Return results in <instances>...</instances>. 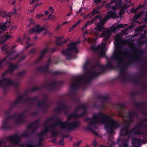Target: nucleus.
<instances>
[{
  "label": "nucleus",
  "mask_w": 147,
  "mask_h": 147,
  "mask_svg": "<svg viewBox=\"0 0 147 147\" xmlns=\"http://www.w3.org/2000/svg\"><path fill=\"white\" fill-rule=\"evenodd\" d=\"M129 5H123L122 3L121 0H111L110 3L106 6V8H109V11L107 16L102 20L101 16H99L93 18L92 21H88L82 28L83 30L87 25L91 24L93 22L96 21V27L94 29L96 30L102 31L105 30L103 25L106 21L110 18H117L119 16L125 13V10L128 7L131 5L130 2L128 3Z\"/></svg>",
  "instance_id": "f257e3e1"
},
{
  "label": "nucleus",
  "mask_w": 147,
  "mask_h": 147,
  "mask_svg": "<svg viewBox=\"0 0 147 147\" xmlns=\"http://www.w3.org/2000/svg\"><path fill=\"white\" fill-rule=\"evenodd\" d=\"M92 120L93 122L90 125L94 123L105 125V128L107 131L111 132L118 126L117 123L113 120L110 116L103 115L101 113L93 115Z\"/></svg>",
  "instance_id": "f03ea898"
},
{
  "label": "nucleus",
  "mask_w": 147,
  "mask_h": 147,
  "mask_svg": "<svg viewBox=\"0 0 147 147\" xmlns=\"http://www.w3.org/2000/svg\"><path fill=\"white\" fill-rule=\"evenodd\" d=\"M132 25L129 26L128 28H126L122 32V34L124 35L128 34V29L131 28L137 24H140V27H139L138 30L142 31L143 29L147 26V11L144 13L143 11H141L138 14L135 15L131 20Z\"/></svg>",
  "instance_id": "7ed1b4c3"
},
{
  "label": "nucleus",
  "mask_w": 147,
  "mask_h": 147,
  "mask_svg": "<svg viewBox=\"0 0 147 147\" xmlns=\"http://www.w3.org/2000/svg\"><path fill=\"white\" fill-rule=\"evenodd\" d=\"M126 26L127 25L125 24H115L111 27L110 30L107 29L105 31H104L103 32L100 34V37H104L105 41H107L109 40L111 34V32L115 33L116 29L121 28H124L126 27Z\"/></svg>",
  "instance_id": "20e7f679"
},
{
  "label": "nucleus",
  "mask_w": 147,
  "mask_h": 147,
  "mask_svg": "<svg viewBox=\"0 0 147 147\" xmlns=\"http://www.w3.org/2000/svg\"><path fill=\"white\" fill-rule=\"evenodd\" d=\"M79 42L76 41L71 42L69 45L68 49L66 50H63L62 52L63 54L69 55H70L72 52L77 53L78 52L77 47Z\"/></svg>",
  "instance_id": "39448f33"
},
{
  "label": "nucleus",
  "mask_w": 147,
  "mask_h": 147,
  "mask_svg": "<svg viewBox=\"0 0 147 147\" xmlns=\"http://www.w3.org/2000/svg\"><path fill=\"white\" fill-rule=\"evenodd\" d=\"M143 123H142L141 124L139 125L138 127L134 128L132 131L129 133L128 131V129L127 127H126L125 128L122 130L121 131V135L123 136L124 132H125V133L124 135L125 136H127L129 134H141V133L140 132V127H142L143 125Z\"/></svg>",
  "instance_id": "423d86ee"
},
{
  "label": "nucleus",
  "mask_w": 147,
  "mask_h": 147,
  "mask_svg": "<svg viewBox=\"0 0 147 147\" xmlns=\"http://www.w3.org/2000/svg\"><path fill=\"white\" fill-rule=\"evenodd\" d=\"M78 122L70 123L68 122L62 123H59L61 127L63 128H67L69 129H71L76 127L78 125Z\"/></svg>",
  "instance_id": "0eeeda50"
},
{
  "label": "nucleus",
  "mask_w": 147,
  "mask_h": 147,
  "mask_svg": "<svg viewBox=\"0 0 147 147\" xmlns=\"http://www.w3.org/2000/svg\"><path fill=\"white\" fill-rule=\"evenodd\" d=\"M106 43H102L100 45L93 48L94 50H98L99 51L100 54L101 56L105 55V53L106 50L105 47Z\"/></svg>",
  "instance_id": "6e6552de"
},
{
  "label": "nucleus",
  "mask_w": 147,
  "mask_h": 147,
  "mask_svg": "<svg viewBox=\"0 0 147 147\" xmlns=\"http://www.w3.org/2000/svg\"><path fill=\"white\" fill-rule=\"evenodd\" d=\"M16 8L14 9V11L11 13L9 12L7 13L2 9L0 8V16L3 18H10L11 15H14L16 14L17 12H16Z\"/></svg>",
  "instance_id": "1a4fd4ad"
},
{
  "label": "nucleus",
  "mask_w": 147,
  "mask_h": 147,
  "mask_svg": "<svg viewBox=\"0 0 147 147\" xmlns=\"http://www.w3.org/2000/svg\"><path fill=\"white\" fill-rule=\"evenodd\" d=\"M115 46V48H117L122 45L123 41L121 38V34L117 35L114 38Z\"/></svg>",
  "instance_id": "9d476101"
},
{
  "label": "nucleus",
  "mask_w": 147,
  "mask_h": 147,
  "mask_svg": "<svg viewBox=\"0 0 147 147\" xmlns=\"http://www.w3.org/2000/svg\"><path fill=\"white\" fill-rule=\"evenodd\" d=\"M10 26V22L7 21L5 23L2 22L0 24V34L7 30Z\"/></svg>",
  "instance_id": "9b49d317"
},
{
  "label": "nucleus",
  "mask_w": 147,
  "mask_h": 147,
  "mask_svg": "<svg viewBox=\"0 0 147 147\" xmlns=\"http://www.w3.org/2000/svg\"><path fill=\"white\" fill-rule=\"evenodd\" d=\"M46 29V28L45 27H40L37 24L34 28L30 30V33L34 32H40Z\"/></svg>",
  "instance_id": "f8f14e48"
},
{
  "label": "nucleus",
  "mask_w": 147,
  "mask_h": 147,
  "mask_svg": "<svg viewBox=\"0 0 147 147\" xmlns=\"http://www.w3.org/2000/svg\"><path fill=\"white\" fill-rule=\"evenodd\" d=\"M12 83V82L8 78H5L2 80H0V86L3 84L7 86L11 85Z\"/></svg>",
  "instance_id": "ddd939ff"
},
{
  "label": "nucleus",
  "mask_w": 147,
  "mask_h": 147,
  "mask_svg": "<svg viewBox=\"0 0 147 147\" xmlns=\"http://www.w3.org/2000/svg\"><path fill=\"white\" fill-rule=\"evenodd\" d=\"M147 42V38L144 36L142 37L137 40V44L139 46Z\"/></svg>",
  "instance_id": "4468645a"
},
{
  "label": "nucleus",
  "mask_w": 147,
  "mask_h": 147,
  "mask_svg": "<svg viewBox=\"0 0 147 147\" xmlns=\"http://www.w3.org/2000/svg\"><path fill=\"white\" fill-rule=\"evenodd\" d=\"M12 140V142L13 144H17L20 141V138L17 136H13L11 137Z\"/></svg>",
  "instance_id": "2eb2a0df"
},
{
  "label": "nucleus",
  "mask_w": 147,
  "mask_h": 147,
  "mask_svg": "<svg viewBox=\"0 0 147 147\" xmlns=\"http://www.w3.org/2000/svg\"><path fill=\"white\" fill-rule=\"evenodd\" d=\"M12 37L10 35L6 34H5L3 36H2L0 39V40H3L2 41H0L1 43H2L6 40Z\"/></svg>",
  "instance_id": "dca6fc26"
},
{
  "label": "nucleus",
  "mask_w": 147,
  "mask_h": 147,
  "mask_svg": "<svg viewBox=\"0 0 147 147\" xmlns=\"http://www.w3.org/2000/svg\"><path fill=\"white\" fill-rule=\"evenodd\" d=\"M94 35L95 36V38H90L89 39L88 42V43H92V42H93L96 39L98 36V34L96 32L94 34Z\"/></svg>",
  "instance_id": "f3484780"
},
{
  "label": "nucleus",
  "mask_w": 147,
  "mask_h": 147,
  "mask_svg": "<svg viewBox=\"0 0 147 147\" xmlns=\"http://www.w3.org/2000/svg\"><path fill=\"white\" fill-rule=\"evenodd\" d=\"M141 8V6H139L137 7L136 8H131L130 10V12L131 13H134L140 9Z\"/></svg>",
  "instance_id": "a211bd4d"
},
{
  "label": "nucleus",
  "mask_w": 147,
  "mask_h": 147,
  "mask_svg": "<svg viewBox=\"0 0 147 147\" xmlns=\"http://www.w3.org/2000/svg\"><path fill=\"white\" fill-rule=\"evenodd\" d=\"M141 142V140L137 139L135 138L134 140V141L132 142V144L133 145H134L135 144H139Z\"/></svg>",
  "instance_id": "6ab92c4d"
},
{
  "label": "nucleus",
  "mask_w": 147,
  "mask_h": 147,
  "mask_svg": "<svg viewBox=\"0 0 147 147\" xmlns=\"http://www.w3.org/2000/svg\"><path fill=\"white\" fill-rule=\"evenodd\" d=\"M128 140H125L122 146L123 147H128Z\"/></svg>",
  "instance_id": "aec40b11"
},
{
  "label": "nucleus",
  "mask_w": 147,
  "mask_h": 147,
  "mask_svg": "<svg viewBox=\"0 0 147 147\" xmlns=\"http://www.w3.org/2000/svg\"><path fill=\"white\" fill-rule=\"evenodd\" d=\"M81 143V141H78L74 143V145L75 147H78L80 144Z\"/></svg>",
  "instance_id": "412c9836"
},
{
  "label": "nucleus",
  "mask_w": 147,
  "mask_h": 147,
  "mask_svg": "<svg viewBox=\"0 0 147 147\" xmlns=\"http://www.w3.org/2000/svg\"><path fill=\"white\" fill-rule=\"evenodd\" d=\"M98 13V11L97 10H95V9H94L92 13V14H88L87 16V17L90 18V16L92 14H93V15H94L96 13Z\"/></svg>",
  "instance_id": "4be33fe9"
},
{
  "label": "nucleus",
  "mask_w": 147,
  "mask_h": 147,
  "mask_svg": "<svg viewBox=\"0 0 147 147\" xmlns=\"http://www.w3.org/2000/svg\"><path fill=\"white\" fill-rule=\"evenodd\" d=\"M48 48H46L45 49H44L41 53V55L42 56L44 54L48 51Z\"/></svg>",
  "instance_id": "5701e85b"
},
{
  "label": "nucleus",
  "mask_w": 147,
  "mask_h": 147,
  "mask_svg": "<svg viewBox=\"0 0 147 147\" xmlns=\"http://www.w3.org/2000/svg\"><path fill=\"white\" fill-rule=\"evenodd\" d=\"M55 18V17L54 16H53L52 15V14L51 13L50 15H49L47 19H50L51 20L54 19Z\"/></svg>",
  "instance_id": "b1692460"
},
{
  "label": "nucleus",
  "mask_w": 147,
  "mask_h": 147,
  "mask_svg": "<svg viewBox=\"0 0 147 147\" xmlns=\"http://www.w3.org/2000/svg\"><path fill=\"white\" fill-rule=\"evenodd\" d=\"M14 55V54H11L10 55H9V56H7V57H6L4 59V61H5L6 60H8L9 59H10V58L12 56H13Z\"/></svg>",
  "instance_id": "393cba45"
},
{
  "label": "nucleus",
  "mask_w": 147,
  "mask_h": 147,
  "mask_svg": "<svg viewBox=\"0 0 147 147\" xmlns=\"http://www.w3.org/2000/svg\"><path fill=\"white\" fill-rule=\"evenodd\" d=\"M44 16V14L42 13H39L36 14V18H39L42 17Z\"/></svg>",
  "instance_id": "a878e982"
},
{
  "label": "nucleus",
  "mask_w": 147,
  "mask_h": 147,
  "mask_svg": "<svg viewBox=\"0 0 147 147\" xmlns=\"http://www.w3.org/2000/svg\"><path fill=\"white\" fill-rule=\"evenodd\" d=\"M48 10L49 12H51V14H52L53 13L54 11V9L52 7H49V8Z\"/></svg>",
  "instance_id": "bb28decb"
},
{
  "label": "nucleus",
  "mask_w": 147,
  "mask_h": 147,
  "mask_svg": "<svg viewBox=\"0 0 147 147\" xmlns=\"http://www.w3.org/2000/svg\"><path fill=\"white\" fill-rule=\"evenodd\" d=\"M77 25L76 24H75L72 26V27L70 28L69 29V31H71L72 30L76 27Z\"/></svg>",
  "instance_id": "cd10ccee"
},
{
  "label": "nucleus",
  "mask_w": 147,
  "mask_h": 147,
  "mask_svg": "<svg viewBox=\"0 0 147 147\" xmlns=\"http://www.w3.org/2000/svg\"><path fill=\"white\" fill-rule=\"evenodd\" d=\"M9 66L11 69H13L15 68V67L12 64H9Z\"/></svg>",
  "instance_id": "c85d7f7f"
},
{
  "label": "nucleus",
  "mask_w": 147,
  "mask_h": 147,
  "mask_svg": "<svg viewBox=\"0 0 147 147\" xmlns=\"http://www.w3.org/2000/svg\"><path fill=\"white\" fill-rule=\"evenodd\" d=\"M69 21H68V22H63L62 24H61V25H64V24H67L68 23H69Z\"/></svg>",
  "instance_id": "c756f323"
},
{
  "label": "nucleus",
  "mask_w": 147,
  "mask_h": 147,
  "mask_svg": "<svg viewBox=\"0 0 147 147\" xmlns=\"http://www.w3.org/2000/svg\"><path fill=\"white\" fill-rule=\"evenodd\" d=\"M34 10V9H30L29 11H28V13H32L33 12Z\"/></svg>",
  "instance_id": "7c9ffc66"
},
{
  "label": "nucleus",
  "mask_w": 147,
  "mask_h": 147,
  "mask_svg": "<svg viewBox=\"0 0 147 147\" xmlns=\"http://www.w3.org/2000/svg\"><path fill=\"white\" fill-rule=\"evenodd\" d=\"M61 26L62 25H58L57 26V28H56L57 30H58L59 29V28L61 27Z\"/></svg>",
  "instance_id": "2f4dec72"
},
{
  "label": "nucleus",
  "mask_w": 147,
  "mask_h": 147,
  "mask_svg": "<svg viewBox=\"0 0 147 147\" xmlns=\"http://www.w3.org/2000/svg\"><path fill=\"white\" fill-rule=\"evenodd\" d=\"M29 21L31 24H33L34 23V22L33 21L32 19H30Z\"/></svg>",
  "instance_id": "473e14b6"
},
{
  "label": "nucleus",
  "mask_w": 147,
  "mask_h": 147,
  "mask_svg": "<svg viewBox=\"0 0 147 147\" xmlns=\"http://www.w3.org/2000/svg\"><path fill=\"white\" fill-rule=\"evenodd\" d=\"M45 15H47L49 14V12L47 11H45Z\"/></svg>",
  "instance_id": "72a5a7b5"
},
{
  "label": "nucleus",
  "mask_w": 147,
  "mask_h": 147,
  "mask_svg": "<svg viewBox=\"0 0 147 147\" xmlns=\"http://www.w3.org/2000/svg\"><path fill=\"white\" fill-rule=\"evenodd\" d=\"M6 48V46H4L2 48V50L3 51H4V49H5Z\"/></svg>",
  "instance_id": "f704fd0d"
},
{
  "label": "nucleus",
  "mask_w": 147,
  "mask_h": 147,
  "mask_svg": "<svg viewBox=\"0 0 147 147\" xmlns=\"http://www.w3.org/2000/svg\"><path fill=\"white\" fill-rule=\"evenodd\" d=\"M65 0H57V1H60L61 3L64 1Z\"/></svg>",
  "instance_id": "c9c22d12"
},
{
  "label": "nucleus",
  "mask_w": 147,
  "mask_h": 147,
  "mask_svg": "<svg viewBox=\"0 0 147 147\" xmlns=\"http://www.w3.org/2000/svg\"><path fill=\"white\" fill-rule=\"evenodd\" d=\"M81 21V20H80L77 23H76V25H77Z\"/></svg>",
  "instance_id": "e433bc0d"
},
{
  "label": "nucleus",
  "mask_w": 147,
  "mask_h": 147,
  "mask_svg": "<svg viewBox=\"0 0 147 147\" xmlns=\"http://www.w3.org/2000/svg\"><path fill=\"white\" fill-rule=\"evenodd\" d=\"M87 65V63H86L85 64V65L84 66V68H85L86 67V65Z\"/></svg>",
  "instance_id": "4c0bfd02"
},
{
  "label": "nucleus",
  "mask_w": 147,
  "mask_h": 147,
  "mask_svg": "<svg viewBox=\"0 0 147 147\" xmlns=\"http://www.w3.org/2000/svg\"><path fill=\"white\" fill-rule=\"evenodd\" d=\"M18 40L19 41H20L21 40V39L20 38H18Z\"/></svg>",
  "instance_id": "58836bf2"
},
{
  "label": "nucleus",
  "mask_w": 147,
  "mask_h": 147,
  "mask_svg": "<svg viewBox=\"0 0 147 147\" xmlns=\"http://www.w3.org/2000/svg\"><path fill=\"white\" fill-rule=\"evenodd\" d=\"M71 15V13H69L67 14V16H70Z\"/></svg>",
  "instance_id": "ea45409f"
},
{
  "label": "nucleus",
  "mask_w": 147,
  "mask_h": 147,
  "mask_svg": "<svg viewBox=\"0 0 147 147\" xmlns=\"http://www.w3.org/2000/svg\"><path fill=\"white\" fill-rule=\"evenodd\" d=\"M34 51H35V50H34V49H33V50H31V51H30V53H33V52H34Z\"/></svg>",
  "instance_id": "a19ab883"
},
{
  "label": "nucleus",
  "mask_w": 147,
  "mask_h": 147,
  "mask_svg": "<svg viewBox=\"0 0 147 147\" xmlns=\"http://www.w3.org/2000/svg\"><path fill=\"white\" fill-rule=\"evenodd\" d=\"M99 0H96L95 1V2H99Z\"/></svg>",
  "instance_id": "79ce46f5"
},
{
  "label": "nucleus",
  "mask_w": 147,
  "mask_h": 147,
  "mask_svg": "<svg viewBox=\"0 0 147 147\" xmlns=\"http://www.w3.org/2000/svg\"><path fill=\"white\" fill-rule=\"evenodd\" d=\"M16 3V1H13L12 3V4H14Z\"/></svg>",
  "instance_id": "37998d69"
},
{
  "label": "nucleus",
  "mask_w": 147,
  "mask_h": 147,
  "mask_svg": "<svg viewBox=\"0 0 147 147\" xmlns=\"http://www.w3.org/2000/svg\"><path fill=\"white\" fill-rule=\"evenodd\" d=\"M88 32L87 31H86L85 33H84V35H85L86 34H87Z\"/></svg>",
  "instance_id": "c03bdc74"
},
{
  "label": "nucleus",
  "mask_w": 147,
  "mask_h": 147,
  "mask_svg": "<svg viewBox=\"0 0 147 147\" xmlns=\"http://www.w3.org/2000/svg\"><path fill=\"white\" fill-rule=\"evenodd\" d=\"M29 147H35V146L30 145H29Z\"/></svg>",
  "instance_id": "a18cd8bd"
},
{
  "label": "nucleus",
  "mask_w": 147,
  "mask_h": 147,
  "mask_svg": "<svg viewBox=\"0 0 147 147\" xmlns=\"http://www.w3.org/2000/svg\"><path fill=\"white\" fill-rule=\"evenodd\" d=\"M25 37H26V36H25V35H24V36H23V39H25Z\"/></svg>",
  "instance_id": "49530a36"
},
{
  "label": "nucleus",
  "mask_w": 147,
  "mask_h": 147,
  "mask_svg": "<svg viewBox=\"0 0 147 147\" xmlns=\"http://www.w3.org/2000/svg\"><path fill=\"white\" fill-rule=\"evenodd\" d=\"M12 54H14V55H13V56H14L16 55V54H15V53H12ZM13 56H12V57H11L10 58V59H13V58H11V57H12Z\"/></svg>",
  "instance_id": "de8ad7c7"
},
{
  "label": "nucleus",
  "mask_w": 147,
  "mask_h": 147,
  "mask_svg": "<svg viewBox=\"0 0 147 147\" xmlns=\"http://www.w3.org/2000/svg\"><path fill=\"white\" fill-rule=\"evenodd\" d=\"M144 136H146V137H147V133L144 135Z\"/></svg>",
  "instance_id": "09e8293b"
},
{
  "label": "nucleus",
  "mask_w": 147,
  "mask_h": 147,
  "mask_svg": "<svg viewBox=\"0 0 147 147\" xmlns=\"http://www.w3.org/2000/svg\"><path fill=\"white\" fill-rule=\"evenodd\" d=\"M62 38V37H59L58 38L59 39H60L61 38Z\"/></svg>",
  "instance_id": "8fccbe9b"
},
{
  "label": "nucleus",
  "mask_w": 147,
  "mask_h": 147,
  "mask_svg": "<svg viewBox=\"0 0 147 147\" xmlns=\"http://www.w3.org/2000/svg\"><path fill=\"white\" fill-rule=\"evenodd\" d=\"M71 117H75V116L73 115H71Z\"/></svg>",
  "instance_id": "3c124183"
},
{
  "label": "nucleus",
  "mask_w": 147,
  "mask_h": 147,
  "mask_svg": "<svg viewBox=\"0 0 147 147\" xmlns=\"http://www.w3.org/2000/svg\"><path fill=\"white\" fill-rule=\"evenodd\" d=\"M117 55V56H120V55H120V54H119V53Z\"/></svg>",
  "instance_id": "603ef678"
},
{
  "label": "nucleus",
  "mask_w": 147,
  "mask_h": 147,
  "mask_svg": "<svg viewBox=\"0 0 147 147\" xmlns=\"http://www.w3.org/2000/svg\"><path fill=\"white\" fill-rule=\"evenodd\" d=\"M5 74H3V76H4V75H5Z\"/></svg>",
  "instance_id": "864d4df0"
},
{
  "label": "nucleus",
  "mask_w": 147,
  "mask_h": 147,
  "mask_svg": "<svg viewBox=\"0 0 147 147\" xmlns=\"http://www.w3.org/2000/svg\"><path fill=\"white\" fill-rule=\"evenodd\" d=\"M8 71H7V72H5V73L6 74H7V73H8Z\"/></svg>",
  "instance_id": "5fc2aeb1"
}]
</instances>
